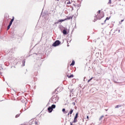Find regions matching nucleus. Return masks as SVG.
Instances as JSON below:
<instances>
[{
	"mask_svg": "<svg viewBox=\"0 0 125 125\" xmlns=\"http://www.w3.org/2000/svg\"><path fill=\"white\" fill-rule=\"evenodd\" d=\"M101 12V11L100 10L98 11V14L95 17L94 21H93L94 22H95V21H97V20H100L101 18H103V17H104V13L103 12L100 14Z\"/></svg>",
	"mask_w": 125,
	"mask_h": 125,
	"instance_id": "obj_1",
	"label": "nucleus"
},
{
	"mask_svg": "<svg viewBox=\"0 0 125 125\" xmlns=\"http://www.w3.org/2000/svg\"><path fill=\"white\" fill-rule=\"evenodd\" d=\"M59 100V97L57 95H54L51 98V101H52V103H53V104H55L57 102H58V101Z\"/></svg>",
	"mask_w": 125,
	"mask_h": 125,
	"instance_id": "obj_2",
	"label": "nucleus"
},
{
	"mask_svg": "<svg viewBox=\"0 0 125 125\" xmlns=\"http://www.w3.org/2000/svg\"><path fill=\"white\" fill-rule=\"evenodd\" d=\"M35 124V125H39V121H37L36 119H31L29 122V125H33V124Z\"/></svg>",
	"mask_w": 125,
	"mask_h": 125,
	"instance_id": "obj_3",
	"label": "nucleus"
},
{
	"mask_svg": "<svg viewBox=\"0 0 125 125\" xmlns=\"http://www.w3.org/2000/svg\"><path fill=\"white\" fill-rule=\"evenodd\" d=\"M61 43V42L59 40L56 41L52 44V46L56 47L58 46Z\"/></svg>",
	"mask_w": 125,
	"mask_h": 125,
	"instance_id": "obj_4",
	"label": "nucleus"
},
{
	"mask_svg": "<svg viewBox=\"0 0 125 125\" xmlns=\"http://www.w3.org/2000/svg\"><path fill=\"white\" fill-rule=\"evenodd\" d=\"M41 66H42V61L40 60L38 62L36 63L35 64L34 67L35 68H38L39 69V68H40Z\"/></svg>",
	"mask_w": 125,
	"mask_h": 125,
	"instance_id": "obj_5",
	"label": "nucleus"
},
{
	"mask_svg": "<svg viewBox=\"0 0 125 125\" xmlns=\"http://www.w3.org/2000/svg\"><path fill=\"white\" fill-rule=\"evenodd\" d=\"M52 111H53V109L51 107V106H49L48 108V111L49 112V113H51L52 112Z\"/></svg>",
	"mask_w": 125,
	"mask_h": 125,
	"instance_id": "obj_6",
	"label": "nucleus"
},
{
	"mask_svg": "<svg viewBox=\"0 0 125 125\" xmlns=\"http://www.w3.org/2000/svg\"><path fill=\"white\" fill-rule=\"evenodd\" d=\"M59 28L61 32H62L64 29V27H63L62 25H59Z\"/></svg>",
	"mask_w": 125,
	"mask_h": 125,
	"instance_id": "obj_7",
	"label": "nucleus"
},
{
	"mask_svg": "<svg viewBox=\"0 0 125 125\" xmlns=\"http://www.w3.org/2000/svg\"><path fill=\"white\" fill-rule=\"evenodd\" d=\"M25 63H26V60L24 59L23 60V61H22V64L21 65V66L22 67H24V66H25Z\"/></svg>",
	"mask_w": 125,
	"mask_h": 125,
	"instance_id": "obj_8",
	"label": "nucleus"
},
{
	"mask_svg": "<svg viewBox=\"0 0 125 125\" xmlns=\"http://www.w3.org/2000/svg\"><path fill=\"white\" fill-rule=\"evenodd\" d=\"M65 19H66V20H70L71 19H73V16L66 17V18H65Z\"/></svg>",
	"mask_w": 125,
	"mask_h": 125,
	"instance_id": "obj_9",
	"label": "nucleus"
},
{
	"mask_svg": "<svg viewBox=\"0 0 125 125\" xmlns=\"http://www.w3.org/2000/svg\"><path fill=\"white\" fill-rule=\"evenodd\" d=\"M62 33L63 35H67V30H66V29H63L62 31Z\"/></svg>",
	"mask_w": 125,
	"mask_h": 125,
	"instance_id": "obj_10",
	"label": "nucleus"
},
{
	"mask_svg": "<svg viewBox=\"0 0 125 125\" xmlns=\"http://www.w3.org/2000/svg\"><path fill=\"white\" fill-rule=\"evenodd\" d=\"M66 20L65 19H61V20H58V22L59 23L60 22H64V21H66Z\"/></svg>",
	"mask_w": 125,
	"mask_h": 125,
	"instance_id": "obj_11",
	"label": "nucleus"
},
{
	"mask_svg": "<svg viewBox=\"0 0 125 125\" xmlns=\"http://www.w3.org/2000/svg\"><path fill=\"white\" fill-rule=\"evenodd\" d=\"M33 78L34 82H37L38 81V78L36 77V76H33Z\"/></svg>",
	"mask_w": 125,
	"mask_h": 125,
	"instance_id": "obj_12",
	"label": "nucleus"
},
{
	"mask_svg": "<svg viewBox=\"0 0 125 125\" xmlns=\"http://www.w3.org/2000/svg\"><path fill=\"white\" fill-rule=\"evenodd\" d=\"M58 89V88H57L55 90V91L53 92V94H57V93H58V91H57V90Z\"/></svg>",
	"mask_w": 125,
	"mask_h": 125,
	"instance_id": "obj_13",
	"label": "nucleus"
},
{
	"mask_svg": "<svg viewBox=\"0 0 125 125\" xmlns=\"http://www.w3.org/2000/svg\"><path fill=\"white\" fill-rule=\"evenodd\" d=\"M77 122H78V118H74L73 122H72V123L73 124H76V123H77Z\"/></svg>",
	"mask_w": 125,
	"mask_h": 125,
	"instance_id": "obj_14",
	"label": "nucleus"
},
{
	"mask_svg": "<svg viewBox=\"0 0 125 125\" xmlns=\"http://www.w3.org/2000/svg\"><path fill=\"white\" fill-rule=\"evenodd\" d=\"M67 77H68L69 79H70V78H74V75L72 74L70 76L67 75Z\"/></svg>",
	"mask_w": 125,
	"mask_h": 125,
	"instance_id": "obj_15",
	"label": "nucleus"
},
{
	"mask_svg": "<svg viewBox=\"0 0 125 125\" xmlns=\"http://www.w3.org/2000/svg\"><path fill=\"white\" fill-rule=\"evenodd\" d=\"M50 107H51L53 110V109H55L56 105L55 104H52Z\"/></svg>",
	"mask_w": 125,
	"mask_h": 125,
	"instance_id": "obj_16",
	"label": "nucleus"
},
{
	"mask_svg": "<svg viewBox=\"0 0 125 125\" xmlns=\"http://www.w3.org/2000/svg\"><path fill=\"white\" fill-rule=\"evenodd\" d=\"M75 65V61H72L71 63L70 64V66H74Z\"/></svg>",
	"mask_w": 125,
	"mask_h": 125,
	"instance_id": "obj_17",
	"label": "nucleus"
},
{
	"mask_svg": "<svg viewBox=\"0 0 125 125\" xmlns=\"http://www.w3.org/2000/svg\"><path fill=\"white\" fill-rule=\"evenodd\" d=\"M73 112H74V109H71L69 112V114H70V115H72V114H73Z\"/></svg>",
	"mask_w": 125,
	"mask_h": 125,
	"instance_id": "obj_18",
	"label": "nucleus"
},
{
	"mask_svg": "<svg viewBox=\"0 0 125 125\" xmlns=\"http://www.w3.org/2000/svg\"><path fill=\"white\" fill-rule=\"evenodd\" d=\"M78 115H79V113L77 112V113H76L74 118L78 119Z\"/></svg>",
	"mask_w": 125,
	"mask_h": 125,
	"instance_id": "obj_19",
	"label": "nucleus"
},
{
	"mask_svg": "<svg viewBox=\"0 0 125 125\" xmlns=\"http://www.w3.org/2000/svg\"><path fill=\"white\" fill-rule=\"evenodd\" d=\"M33 76L34 77H37V76H38V72H35Z\"/></svg>",
	"mask_w": 125,
	"mask_h": 125,
	"instance_id": "obj_20",
	"label": "nucleus"
},
{
	"mask_svg": "<svg viewBox=\"0 0 125 125\" xmlns=\"http://www.w3.org/2000/svg\"><path fill=\"white\" fill-rule=\"evenodd\" d=\"M62 111L63 112V113H64L65 114L67 113V112H66V109L65 108H63L62 109Z\"/></svg>",
	"mask_w": 125,
	"mask_h": 125,
	"instance_id": "obj_21",
	"label": "nucleus"
},
{
	"mask_svg": "<svg viewBox=\"0 0 125 125\" xmlns=\"http://www.w3.org/2000/svg\"><path fill=\"white\" fill-rule=\"evenodd\" d=\"M10 27H11V25H10V24H9L7 26V31H8V30H9L10 29Z\"/></svg>",
	"mask_w": 125,
	"mask_h": 125,
	"instance_id": "obj_22",
	"label": "nucleus"
},
{
	"mask_svg": "<svg viewBox=\"0 0 125 125\" xmlns=\"http://www.w3.org/2000/svg\"><path fill=\"white\" fill-rule=\"evenodd\" d=\"M27 109H26V108H24V109H22L21 111H20V112H21V113H22V111H26Z\"/></svg>",
	"mask_w": 125,
	"mask_h": 125,
	"instance_id": "obj_23",
	"label": "nucleus"
},
{
	"mask_svg": "<svg viewBox=\"0 0 125 125\" xmlns=\"http://www.w3.org/2000/svg\"><path fill=\"white\" fill-rule=\"evenodd\" d=\"M20 115H21V113L17 114L15 116V118H19V117H20Z\"/></svg>",
	"mask_w": 125,
	"mask_h": 125,
	"instance_id": "obj_24",
	"label": "nucleus"
},
{
	"mask_svg": "<svg viewBox=\"0 0 125 125\" xmlns=\"http://www.w3.org/2000/svg\"><path fill=\"white\" fill-rule=\"evenodd\" d=\"M110 17H107L104 21V23H105V22H106V21H107V20H109V19H110Z\"/></svg>",
	"mask_w": 125,
	"mask_h": 125,
	"instance_id": "obj_25",
	"label": "nucleus"
},
{
	"mask_svg": "<svg viewBox=\"0 0 125 125\" xmlns=\"http://www.w3.org/2000/svg\"><path fill=\"white\" fill-rule=\"evenodd\" d=\"M103 118H104V115H102V116L100 117V118L99 119V120L101 121V120H102Z\"/></svg>",
	"mask_w": 125,
	"mask_h": 125,
	"instance_id": "obj_26",
	"label": "nucleus"
},
{
	"mask_svg": "<svg viewBox=\"0 0 125 125\" xmlns=\"http://www.w3.org/2000/svg\"><path fill=\"white\" fill-rule=\"evenodd\" d=\"M14 21V17H13V18L10 21L13 22Z\"/></svg>",
	"mask_w": 125,
	"mask_h": 125,
	"instance_id": "obj_27",
	"label": "nucleus"
},
{
	"mask_svg": "<svg viewBox=\"0 0 125 125\" xmlns=\"http://www.w3.org/2000/svg\"><path fill=\"white\" fill-rule=\"evenodd\" d=\"M2 69H3V68H2V67H1V65L0 64V71H1V70H2Z\"/></svg>",
	"mask_w": 125,
	"mask_h": 125,
	"instance_id": "obj_28",
	"label": "nucleus"
},
{
	"mask_svg": "<svg viewBox=\"0 0 125 125\" xmlns=\"http://www.w3.org/2000/svg\"><path fill=\"white\" fill-rule=\"evenodd\" d=\"M119 107H121V105H116V106L115 107V108H119Z\"/></svg>",
	"mask_w": 125,
	"mask_h": 125,
	"instance_id": "obj_29",
	"label": "nucleus"
},
{
	"mask_svg": "<svg viewBox=\"0 0 125 125\" xmlns=\"http://www.w3.org/2000/svg\"><path fill=\"white\" fill-rule=\"evenodd\" d=\"M56 24H59V22H58V21L57 22H54V25H56Z\"/></svg>",
	"mask_w": 125,
	"mask_h": 125,
	"instance_id": "obj_30",
	"label": "nucleus"
},
{
	"mask_svg": "<svg viewBox=\"0 0 125 125\" xmlns=\"http://www.w3.org/2000/svg\"><path fill=\"white\" fill-rule=\"evenodd\" d=\"M93 79V77H92L91 79H90L88 81V83H89L90 82V81H91V80H92Z\"/></svg>",
	"mask_w": 125,
	"mask_h": 125,
	"instance_id": "obj_31",
	"label": "nucleus"
},
{
	"mask_svg": "<svg viewBox=\"0 0 125 125\" xmlns=\"http://www.w3.org/2000/svg\"><path fill=\"white\" fill-rule=\"evenodd\" d=\"M108 3H110V4H111L112 3V0H109Z\"/></svg>",
	"mask_w": 125,
	"mask_h": 125,
	"instance_id": "obj_32",
	"label": "nucleus"
},
{
	"mask_svg": "<svg viewBox=\"0 0 125 125\" xmlns=\"http://www.w3.org/2000/svg\"><path fill=\"white\" fill-rule=\"evenodd\" d=\"M12 21H10L9 25H12Z\"/></svg>",
	"mask_w": 125,
	"mask_h": 125,
	"instance_id": "obj_33",
	"label": "nucleus"
},
{
	"mask_svg": "<svg viewBox=\"0 0 125 125\" xmlns=\"http://www.w3.org/2000/svg\"><path fill=\"white\" fill-rule=\"evenodd\" d=\"M71 4V2L70 1H68L67 3V4Z\"/></svg>",
	"mask_w": 125,
	"mask_h": 125,
	"instance_id": "obj_34",
	"label": "nucleus"
},
{
	"mask_svg": "<svg viewBox=\"0 0 125 125\" xmlns=\"http://www.w3.org/2000/svg\"><path fill=\"white\" fill-rule=\"evenodd\" d=\"M72 105H74V106L76 105V104L75 103V102L72 103Z\"/></svg>",
	"mask_w": 125,
	"mask_h": 125,
	"instance_id": "obj_35",
	"label": "nucleus"
},
{
	"mask_svg": "<svg viewBox=\"0 0 125 125\" xmlns=\"http://www.w3.org/2000/svg\"><path fill=\"white\" fill-rule=\"evenodd\" d=\"M71 9H72L71 10L72 11L74 10V7L73 6H71Z\"/></svg>",
	"mask_w": 125,
	"mask_h": 125,
	"instance_id": "obj_36",
	"label": "nucleus"
},
{
	"mask_svg": "<svg viewBox=\"0 0 125 125\" xmlns=\"http://www.w3.org/2000/svg\"><path fill=\"white\" fill-rule=\"evenodd\" d=\"M79 86H80V88H82L83 87L82 86V85H79Z\"/></svg>",
	"mask_w": 125,
	"mask_h": 125,
	"instance_id": "obj_37",
	"label": "nucleus"
},
{
	"mask_svg": "<svg viewBox=\"0 0 125 125\" xmlns=\"http://www.w3.org/2000/svg\"><path fill=\"white\" fill-rule=\"evenodd\" d=\"M70 125H73V123L70 122Z\"/></svg>",
	"mask_w": 125,
	"mask_h": 125,
	"instance_id": "obj_38",
	"label": "nucleus"
},
{
	"mask_svg": "<svg viewBox=\"0 0 125 125\" xmlns=\"http://www.w3.org/2000/svg\"><path fill=\"white\" fill-rule=\"evenodd\" d=\"M57 1H60V0H56Z\"/></svg>",
	"mask_w": 125,
	"mask_h": 125,
	"instance_id": "obj_39",
	"label": "nucleus"
},
{
	"mask_svg": "<svg viewBox=\"0 0 125 125\" xmlns=\"http://www.w3.org/2000/svg\"><path fill=\"white\" fill-rule=\"evenodd\" d=\"M119 24H122V21H120Z\"/></svg>",
	"mask_w": 125,
	"mask_h": 125,
	"instance_id": "obj_40",
	"label": "nucleus"
},
{
	"mask_svg": "<svg viewBox=\"0 0 125 125\" xmlns=\"http://www.w3.org/2000/svg\"><path fill=\"white\" fill-rule=\"evenodd\" d=\"M121 22H124V20H121Z\"/></svg>",
	"mask_w": 125,
	"mask_h": 125,
	"instance_id": "obj_41",
	"label": "nucleus"
},
{
	"mask_svg": "<svg viewBox=\"0 0 125 125\" xmlns=\"http://www.w3.org/2000/svg\"><path fill=\"white\" fill-rule=\"evenodd\" d=\"M105 111H108V109H105Z\"/></svg>",
	"mask_w": 125,
	"mask_h": 125,
	"instance_id": "obj_42",
	"label": "nucleus"
},
{
	"mask_svg": "<svg viewBox=\"0 0 125 125\" xmlns=\"http://www.w3.org/2000/svg\"><path fill=\"white\" fill-rule=\"evenodd\" d=\"M70 115V114H69V113L67 114V116H69Z\"/></svg>",
	"mask_w": 125,
	"mask_h": 125,
	"instance_id": "obj_43",
	"label": "nucleus"
},
{
	"mask_svg": "<svg viewBox=\"0 0 125 125\" xmlns=\"http://www.w3.org/2000/svg\"><path fill=\"white\" fill-rule=\"evenodd\" d=\"M67 46H69V44H67Z\"/></svg>",
	"mask_w": 125,
	"mask_h": 125,
	"instance_id": "obj_44",
	"label": "nucleus"
},
{
	"mask_svg": "<svg viewBox=\"0 0 125 125\" xmlns=\"http://www.w3.org/2000/svg\"><path fill=\"white\" fill-rule=\"evenodd\" d=\"M87 119H88V116H87Z\"/></svg>",
	"mask_w": 125,
	"mask_h": 125,
	"instance_id": "obj_45",
	"label": "nucleus"
},
{
	"mask_svg": "<svg viewBox=\"0 0 125 125\" xmlns=\"http://www.w3.org/2000/svg\"><path fill=\"white\" fill-rule=\"evenodd\" d=\"M73 5H74V6H76V5H75V4H73Z\"/></svg>",
	"mask_w": 125,
	"mask_h": 125,
	"instance_id": "obj_46",
	"label": "nucleus"
},
{
	"mask_svg": "<svg viewBox=\"0 0 125 125\" xmlns=\"http://www.w3.org/2000/svg\"><path fill=\"white\" fill-rule=\"evenodd\" d=\"M119 33H120V30L118 31Z\"/></svg>",
	"mask_w": 125,
	"mask_h": 125,
	"instance_id": "obj_47",
	"label": "nucleus"
},
{
	"mask_svg": "<svg viewBox=\"0 0 125 125\" xmlns=\"http://www.w3.org/2000/svg\"><path fill=\"white\" fill-rule=\"evenodd\" d=\"M68 72H70V71H69V70H68ZM68 72L67 73H69Z\"/></svg>",
	"mask_w": 125,
	"mask_h": 125,
	"instance_id": "obj_48",
	"label": "nucleus"
},
{
	"mask_svg": "<svg viewBox=\"0 0 125 125\" xmlns=\"http://www.w3.org/2000/svg\"><path fill=\"white\" fill-rule=\"evenodd\" d=\"M103 24H104V23H102V25H103Z\"/></svg>",
	"mask_w": 125,
	"mask_h": 125,
	"instance_id": "obj_49",
	"label": "nucleus"
},
{
	"mask_svg": "<svg viewBox=\"0 0 125 125\" xmlns=\"http://www.w3.org/2000/svg\"><path fill=\"white\" fill-rule=\"evenodd\" d=\"M80 0L83 1V0Z\"/></svg>",
	"mask_w": 125,
	"mask_h": 125,
	"instance_id": "obj_50",
	"label": "nucleus"
}]
</instances>
